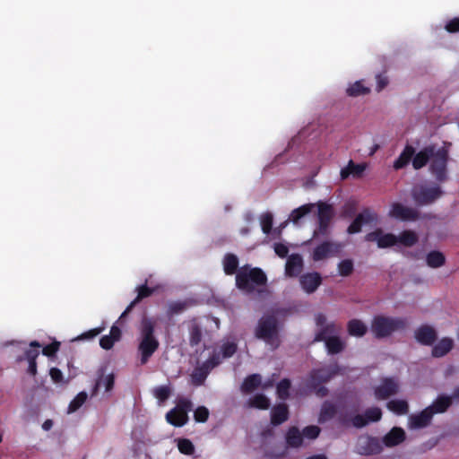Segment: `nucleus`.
Returning <instances> with one entry per match:
<instances>
[{
	"label": "nucleus",
	"mask_w": 459,
	"mask_h": 459,
	"mask_svg": "<svg viewBox=\"0 0 459 459\" xmlns=\"http://www.w3.org/2000/svg\"><path fill=\"white\" fill-rule=\"evenodd\" d=\"M156 321L152 317L143 316L139 326L140 341L138 352L141 365H145L159 349L160 342L154 334Z\"/></svg>",
	"instance_id": "f257e3e1"
},
{
	"label": "nucleus",
	"mask_w": 459,
	"mask_h": 459,
	"mask_svg": "<svg viewBox=\"0 0 459 459\" xmlns=\"http://www.w3.org/2000/svg\"><path fill=\"white\" fill-rule=\"evenodd\" d=\"M266 283L267 276L259 267L245 264L236 274V287L247 294L253 293L256 288L265 286Z\"/></svg>",
	"instance_id": "f03ea898"
},
{
	"label": "nucleus",
	"mask_w": 459,
	"mask_h": 459,
	"mask_svg": "<svg viewBox=\"0 0 459 459\" xmlns=\"http://www.w3.org/2000/svg\"><path fill=\"white\" fill-rule=\"evenodd\" d=\"M408 327V320L404 317L376 316L371 321L370 329L374 336L383 339L395 332L403 331Z\"/></svg>",
	"instance_id": "7ed1b4c3"
},
{
	"label": "nucleus",
	"mask_w": 459,
	"mask_h": 459,
	"mask_svg": "<svg viewBox=\"0 0 459 459\" xmlns=\"http://www.w3.org/2000/svg\"><path fill=\"white\" fill-rule=\"evenodd\" d=\"M448 149L445 146L437 148L436 145H434L433 154L429 160V171L439 183H444L448 179Z\"/></svg>",
	"instance_id": "20e7f679"
},
{
	"label": "nucleus",
	"mask_w": 459,
	"mask_h": 459,
	"mask_svg": "<svg viewBox=\"0 0 459 459\" xmlns=\"http://www.w3.org/2000/svg\"><path fill=\"white\" fill-rule=\"evenodd\" d=\"M193 403L187 398H178L176 406L166 414L167 421L174 427H183L189 420L188 412Z\"/></svg>",
	"instance_id": "39448f33"
},
{
	"label": "nucleus",
	"mask_w": 459,
	"mask_h": 459,
	"mask_svg": "<svg viewBox=\"0 0 459 459\" xmlns=\"http://www.w3.org/2000/svg\"><path fill=\"white\" fill-rule=\"evenodd\" d=\"M255 335L257 339L270 342L278 335V320L273 315L262 316L255 327Z\"/></svg>",
	"instance_id": "423d86ee"
},
{
	"label": "nucleus",
	"mask_w": 459,
	"mask_h": 459,
	"mask_svg": "<svg viewBox=\"0 0 459 459\" xmlns=\"http://www.w3.org/2000/svg\"><path fill=\"white\" fill-rule=\"evenodd\" d=\"M443 195L440 186H421L412 190L411 196L418 205H428L434 203Z\"/></svg>",
	"instance_id": "0eeeda50"
},
{
	"label": "nucleus",
	"mask_w": 459,
	"mask_h": 459,
	"mask_svg": "<svg viewBox=\"0 0 459 459\" xmlns=\"http://www.w3.org/2000/svg\"><path fill=\"white\" fill-rule=\"evenodd\" d=\"M383 442L375 437L361 436L358 439L357 451L362 455H378L383 451Z\"/></svg>",
	"instance_id": "6e6552de"
},
{
	"label": "nucleus",
	"mask_w": 459,
	"mask_h": 459,
	"mask_svg": "<svg viewBox=\"0 0 459 459\" xmlns=\"http://www.w3.org/2000/svg\"><path fill=\"white\" fill-rule=\"evenodd\" d=\"M389 217L403 221H414L420 219V212L400 203H394L388 213Z\"/></svg>",
	"instance_id": "1a4fd4ad"
},
{
	"label": "nucleus",
	"mask_w": 459,
	"mask_h": 459,
	"mask_svg": "<svg viewBox=\"0 0 459 459\" xmlns=\"http://www.w3.org/2000/svg\"><path fill=\"white\" fill-rule=\"evenodd\" d=\"M338 373V367H324L312 369L309 373L308 384L320 385L329 382Z\"/></svg>",
	"instance_id": "9d476101"
},
{
	"label": "nucleus",
	"mask_w": 459,
	"mask_h": 459,
	"mask_svg": "<svg viewBox=\"0 0 459 459\" xmlns=\"http://www.w3.org/2000/svg\"><path fill=\"white\" fill-rule=\"evenodd\" d=\"M342 246L339 243L332 241H324L316 246L312 253V259L316 262L324 260L329 256L337 255Z\"/></svg>",
	"instance_id": "9b49d317"
},
{
	"label": "nucleus",
	"mask_w": 459,
	"mask_h": 459,
	"mask_svg": "<svg viewBox=\"0 0 459 459\" xmlns=\"http://www.w3.org/2000/svg\"><path fill=\"white\" fill-rule=\"evenodd\" d=\"M399 385L393 377L384 378L375 389V395L378 400H385L398 393Z\"/></svg>",
	"instance_id": "f8f14e48"
},
{
	"label": "nucleus",
	"mask_w": 459,
	"mask_h": 459,
	"mask_svg": "<svg viewBox=\"0 0 459 459\" xmlns=\"http://www.w3.org/2000/svg\"><path fill=\"white\" fill-rule=\"evenodd\" d=\"M366 240L377 241L379 248H387L397 244V236L393 233H383L381 230H377L366 235Z\"/></svg>",
	"instance_id": "ddd939ff"
},
{
	"label": "nucleus",
	"mask_w": 459,
	"mask_h": 459,
	"mask_svg": "<svg viewBox=\"0 0 459 459\" xmlns=\"http://www.w3.org/2000/svg\"><path fill=\"white\" fill-rule=\"evenodd\" d=\"M416 341L425 346H431L437 339V331L429 325H422L414 332Z\"/></svg>",
	"instance_id": "4468645a"
},
{
	"label": "nucleus",
	"mask_w": 459,
	"mask_h": 459,
	"mask_svg": "<svg viewBox=\"0 0 459 459\" xmlns=\"http://www.w3.org/2000/svg\"><path fill=\"white\" fill-rule=\"evenodd\" d=\"M376 219V214L368 208L364 209L359 213L347 229L349 234H356L361 230L363 224L372 222Z\"/></svg>",
	"instance_id": "2eb2a0df"
},
{
	"label": "nucleus",
	"mask_w": 459,
	"mask_h": 459,
	"mask_svg": "<svg viewBox=\"0 0 459 459\" xmlns=\"http://www.w3.org/2000/svg\"><path fill=\"white\" fill-rule=\"evenodd\" d=\"M136 298L127 306L126 310L122 313V315L119 317L120 321L124 320L127 314L130 313L132 309L135 307V305L138 304L141 300H143L145 298L151 297L154 293L155 289L148 287L145 283L141 286H138L136 288Z\"/></svg>",
	"instance_id": "dca6fc26"
},
{
	"label": "nucleus",
	"mask_w": 459,
	"mask_h": 459,
	"mask_svg": "<svg viewBox=\"0 0 459 459\" xmlns=\"http://www.w3.org/2000/svg\"><path fill=\"white\" fill-rule=\"evenodd\" d=\"M405 437V431L402 428L394 427L384 436L382 442L386 447H393L403 443Z\"/></svg>",
	"instance_id": "f3484780"
},
{
	"label": "nucleus",
	"mask_w": 459,
	"mask_h": 459,
	"mask_svg": "<svg viewBox=\"0 0 459 459\" xmlns=\"http://www.w3.org/2000/svg\"><path fill=\"white\" fill-rule=\"evenodd\" d=\"M434 144H429L421 149L419 152L414 153L411 163L414 169L418 170L425 167L433 154Z\"/></svg>",
	"instance_id": "a211bd4d"
},
{
	"label": "nucleus",
	"mask_w": 459,
	"mask_h": 459,
	"mask_svg": "<svg viewBox=\"0 0 459 459\" xmlns=\"http://www.w3.org/2000/svg\"><path fill=\"white\" fill-rule=\"evenodd\" d=\"M433 411L427 407L418 414L410 417V425L412 429H422L429 425L433 418Z\"/></svg>",
	"instance_id": "6ab92c4d"
},
{
	"label": "nucleus",
	"mask_w": 459,
	"mask_h": 459,
	"mask_svg": "<svg viewBox=\"0 0 459 459\" xmlns=\"http://www.w3.org/2000/svg\"><path fill=\"white\" fill-rule=\"evenodd\" d=\"M340 332L341 326L336 325L334 322H330L317 330L315 334L314 342H325L327 339H330L333 335L339 334Z\"/></svg>",
	"instance_id": "aec40b11"
},
{
	"label": "nucleus",
	"mask_w": 459,
	"mask_h": 459,
	"mask_svg": "<svg viewBox=\"0 0 459 459\" xmlns=\"http://www.w3.org/2000/svg\"><path fill=\"white\" fill-rule=\"evenodd\" d=\"M300 284L307 293H313L321 284L322 277L318 273H308L300 277Z\"/></svg>",
	"instance_id": "412c9836"
},
{
	"label": "nucleus",
	"mask_w": 459,
	"mask_h": 459,
	"mask_svg": "<svg viewBox=\"0 0 459 459\" xmlns=\"http://www.w3.org/2000/svg\"><path fill=\"white\" fill-rule=\"evenodd\" d=\"M289 407L286 403H278L271 410V424L279 426L288 420L289 419Z\"/></svg>",
	"instance_id": "4be33fe9"
},
{
	"label": "nucleus",
	"mask_w": 459,
	"mask_h": 459,
	"mask_svg": "<svg viewBox=\"0 0 459 459\" xmlns=\"http://www.w3.org/2000/svg\"><path fill=\"white\" fill-rule=\"evenodd\" d=\"M303 268V259L299 254L290 255L286 262L285 273L290 277L298 276Z\"/></svg>",
	"instance_id": "5701e85b"
},
{
	"label": "nucleus",
	"mask_w": 459,
	"mask_h": 459,
	"mask_svg": "<svg viewBox=\"0 0 459 459\" xmlns=\"http://www.w3.org/2000/svg\"><path fill=\"white\" fill-rule=\"evenodd\" d=\"M317 206V221L318 222H324L331 224L332 220L334 217V209L332 204H326L323 201H319L315 204Z\"/></svg>",
	"instance_id": "b1692460"
},
{
	"label": "nucleus",
	"mask_w": 459,
	"mask_h": 459,
	"mask_svg": "<svg viewBox=\"0 0 459 459\" xmlns=\"http://www.w3.org/2000/svg\"><path fill=\"white\" fill-rule=\"evenodd\" d=\"M115 385V376L113 373H110L108 375H104L103 373L98 377L96 379L93 390H92V395L97 394L99 389L101 386H104L106 392H109L113 389Z\"/></svg>",
	"instance_id": "393cba45"
},
{
	"label": "nucleus",
	"mask_w": 459,
	"mask_h": 459,
	"mask_svg": "<svg viewBox=\"0 0 459 459\" xmlns=\"http://www.w3.org/2000/svg\"><path fill=\"white\" fill-rule=\"evenodd\" d=\"M286 444L289 447L298 448L303 444L302 432L298 427H290L286 433Z\"/></svg>",
	"instance_id": "a878e982"
},
{
	"label": "nucleus",
	"mask_w": 459,
	"mask_h": 459,
	"mask_svg": "<svg viewBox=\"0 0 459 459\" xmlns=\"http://www.w3.org/2000/svg\"><path fill=\"white\" fill-rule=\"evenodd\" d=\"M452 405V397L445 394H440L432 403L431 405L428 406L433 414L443 413Z\"/></svg>",
	"instance_id": "bb28decb"
},
{
	"label": "nucleus",
	"mask_w": 459,
	"mask_h": 459,
	"mask_svg": "<svg viewBox=\"0 0 459 459\" xmlns=\"http://www.w3.org/2000/svg\"><path fill=\"white\" fill-rule=\"evenodd\" d=\"M454 342L451 338H442L433 348L432 356L435 358H441L446 355L453 348Z\"/></svg>",
	"instance_id": "cd10ccee"
},
{
	"label": "nucleus",
	"mask_w": 459,
	"mask_h": 459,
	"mask_svg": "<svg viewBox=\"0 0 459 459\" xmlns=\"http://www.w3.org/2000/svg\"><path fill=\"white\" fill-rule=\"evenodd\" d=\"M414 153V147L411 145H406L403 151L399 155V157L394 162V168L395 169H401L406 167L409 164V162L412 160Z\"/></svg>",
	"instance_id": "c85d7f7f"
},
{
	"label": "nucleus",
	"mask_w": 459,
	"mask_h": 459,
	"mask_svg": "<svg viewBox=\"0 0 459 459\" xmlns=\"http://www.w3.org/2000/svg\"><path fill=\"white\" fill-rule=\"evenodd\" d=\"M328 354L334 355L341 353L345 349V342L341 339L339 334L332 336L325 342Z\"/></svg>",
	"instance_id": "c756f323"
},
{
	"label": "nucleus",
	"mask_w": 459,
	"mask_h": 459,
	"mask_svg": "<svg viewBox=\"0 0 459 459\" xmlns=\"http://www.w3.org/2000/svg\"><path fill=\"white\" fill-rule=\"evenodd\" d=\"M238 258L236 255L231 253H227L222 261L223 270L225 274L233 275L237 274L238 271Z\"/></svg>",
	"instance_id": "7c9ffc66"
},
{
	"label": "nucleus",
	"mask_w": 459,
	"mask_h": 459,
	"mask_svg": "<svg viewBox=\"0 0 459 459\" xmlns=\"http://www.w3.org/2000/svg\"><path fill=\"white\" fill-rule=\"evenodd\" d=\"M419 241L418 234L411 230H403L399 236H397V244H401L405 247H411L416 245Z\"/></svg>",
	"instance_id": "2f4dec72"
},
{
	"label": "nucleus",
	"mask_w": 459,
	"mask_h": 459,
	"mask_svg": "<svg viewBox=\"0 0 459 459\" xmlns=\"http://www.w3.org/2000/svg\"><path fill=\"white\" fill-rule=\"evenodd\" d=\"M347 331L351 336L362 337L368 331L367 325L359 319H351L347 324Z\"/></svg>",
	"instance_id": "473e14b6"
},
{
	"label": "nucleus",
	"mask_w": 459,
	"mask_h": 459,
	"mask_svg": "<svg viewBox=\"0 0 459 459\" xmlns=\"http://www.w3.org/2000/svg\"><path fill=\"white\" fill-rule=\"evenodd\" d=\"M262 383V377L259 374H252L247 376L242 385L241 391L245 394H250L260 386Z\"/></svg>",
	"instance_id": "72a5a7b5"
},
{
	"label": "nucleus",
	"mask_w": 459,
	"mask_h": 459,
	"mask_svg": "<svg viewBox=\"0 0 459 459\" xmlns=\"http://www.w3.org/2000/svg\"><path fill=\"white\" fill-rule=\"evenodd\" d=\"M337 413L336 406L331 402L325 401L321 407L318 421L324 423L332 420Z\"/></svg>",
	"instance_id": "f704fd0d"
},
{
	"label": "nucleus",
	"mask_w": 459,
	"mask_h": 459,
	"mask_svg": "<svg viewBox=\"0 0 459 459\" xmlns=\"http://www.w3.org/2000/svg\"><path fill=\"white\" fill-rule=\"evenodd\" d=\"M364 170L365 166L363 164H356L350 160L348 165L341 170V177L342 179L347 178L350 175L359 177Z\"/></svg>",
	"instance_id": "c9c22d12"
},
{
	"label": "nucleus",
	"mask_w": 459,
	"mask_h": 459,
	"mask_svg": "<svg viewBox=\"0 0 459 459\" xmlns=\"http://www.w3.org/2000/svg\"><path fill=\"white\" fill-rule=\"evenodd\" d=\"M426 263L431 268H438L445 264L446 257L439 251H430L426 256Z\"/></svg>",
	"instance_id": "e433bc0d"
},
{
	"label": "nucleus",
	"mask_w": 459,
	"mask_h": 459,
	"mask_svg": "<svg viewBox=\"0 0 459 459\" xmlns=\"http://www.w3.org/2000/svg\"><path fill=\"white\" fill-rule=\"evenodd\" d=\"M315 206V204H306L294 209L290 213V220L293 223H298L301 218L310 213Z\"/></svg>",
	"instance_id": "4c0bfd02"
},
{
	"label": "nucleus",
	"mask_w": 459,
	"mask_h": 459,
	"mask_svg": "<svg viewBox=\"0 0 459 459\" xmlns=\"http://www.w3.org/2000/svg\"><path fill=\"white\" fill-rule=\"evenodd\" d=\"M386 406L389 411L397 415H404L409 411V405L405 400H391Z\"/></svg>",
	"instance_id": "58836bf2"
},
{
	"label": "nucleus",
	"mask_w": 459,
	"mask_h": 459,
	"mask_svg": "<svg viewBox=\"0 0 459 459\" xmlns=\"http://www.w3.org/2000/svg\"><path fill=\"white\" fill-rule=\"evenodd\" d=\"M346 92L348 96L358 97L368 94L370 92V89L368 87H366L362 83V81H357L347 88Z\"/></svg>",
	"instance_id": "ea45409f"
},
{
	"label": "nucleus",
	"mask_w": 459,
	"mask_h": 459,
	"mask_svg": "<svg viewBox=\"0 0 459 459\" xmlns=\"http://www.w3.org/2000/svg\"><path fill=\"white\" fill-rule=\"evenodd\" d=\"M249 406L259 410H267L270 407V400L263 394L254 395L248 401Z\"/></svg>",
	"instance_id": "a19ab883"
},
{
	"label": "nucleus",
	"mask_w": 459,
	"mask_h": 459,
	"mask_svg": "<svg viewBox=\"0 0 459 459\" xmlns=\"http://www.w3.org/2000/svg\"><path fill=\"white\" fill-rule=\"evenodd\" d=\"M203 338L202 328L197 323H193L189 328V344L191 347L197 346Z\"/></svg>",
	"instance_id": "79ce46f5"
},
{
	"label": "nucleus",
	"mask_w": 459,
	"mask_h": 459,
	"mask_svg": "<svg viewBox=\"0 0 459 459\" xmlns=\"http://www.w3.org/2000/svg\"><path fill=\"white\" fill-rule=\"evenodd\" d=\"M291 382L289 378L281 379L276 385V394L281 400H287L290 397Z\"/></svg>",
	"instance_id": "37998d69"
},
{
	"label": "nucleus",
	"mask_w": 459,
	"mask_h": 459,
	"mask_svg": "<svg viewBox=\"0 0 459 459\" xmlns=\"http://www.w3.org/2000/svg\"><path fill=\"white\" fill-rule=\"evenodd\" d=\"M210 371L203 364L200 365L194 370L192 374L193 383L195 385H203Z\"/></svg>",
	"instance_id": "c03bdc74"
},
{
	"label": "nucleus",
	"mask_w": 459,
	"mask_h": 459,
	"mask_svg": "<svg viewBox=\"0 0 459 459\" xmlns=\"http://www.w3.org/2000/svg\"><path fill=\"white\" fill-rule=\"evenodd\" d=\"M30 349H28L25 351L24 356L23 357H20L18 359V360L21 361L22 359H27L28 361H32V360H36L37 359V358L39 355V351L38 348L41 347L40 343L38 341H32L30 343Z\"/></svg>",
	"instance_id": "a18cd8bd"
},
{
	"label": "nucleus",
	"mask_w": 459,
	"mask_h": 459,
	"mask_svg": "<svg viewBox=\"0 0 459 459\" xmlns=\"http://www.w3.org/2000/svg\"><path fill=\"white\" fill-rule=\"evenodd\" d=\"M88 398V394L86 392H80L69 403L68 406V413H73L80 409Z\"/></svg>",
	"instance_id": "49530a36"
},
{
	"label": "nucleus",
	"mask_w": 459,
	"mask_h": 459,
	"mask_svg": "<svg viewBox=\"0 0 459 459\" xmlns=\"http://www.w3.org/2000/svg\"><path fill=\"white\" fill-rule=\"evenodd\" d=\"M238 350V344L236 342H225L221 344L220 348V353L222 359L231 358Z\"/></svg>",
	"instance_id": "de8ad7c7"
},
{
	"label": "nucleus",
	"mask_w": 459,
	"mask_h": 459,
	"mask_svg": "<svg viewBox=\"0 0 459 459\" xmlns=\"http://www.w3.org/2000/svg\"><path fill=\"white\" fill-rule=\"evenodd\" d=\"M187 307L186 301H174L169 304L167 315L169 316H173L175 315H178L185 311Z\"/></svg>",
	"instance_id": "09e8293b"
},
{
	"label": "nucleus",
	"mask_w": 459,
	"mask_h": 459,
	"mask_svg": "<svg viewBox=\"0 0 459 459\" xmlns=\"http://www.w3.org/2000/svg\"><path fill=\"white\" fill-rule=\"evenodd\" d=\"M222 357L221 353L214 351L212 355L202 364L211 372L214 368L221 363Z\"/></svg>",
	"instance_id": "8fccbe9b"
},
{
	"label": "nucleus",
	"mask_w": 459,
	"mask_h": 459,
	"mask_svg": "<svg viewBox=\"0 0 459 459\" xmlns=\"http://www.w3.org/2000/svg\"><path fill=\"white\" fill-rule=\"evenodd\" d=\"M171 392L169 385H160L154 389L153 394L160 403H164L169 398Z\"/></svg>",
	"instance_id": "3c124183"
},
{
	"label": "nucleus",
	"mask_w": 459,
	"mask_h": 459,
	"mask_svg": "<svg viewBox=\"0 0 459 459\" xmlns=\"http://www.w3.org/2000/svg\"><path fill=\"white\" fill-rule=\"evenodd\" d=\"M354 270L353 262L351 259H344L338 264L339 274L343 277L350 276Z\"/></svg>",
	"instance_id": "603ef678"
},
{
	"label": "nucleus",
	"mask_w": 459,
	"mask_h": 459,
	"mask_svg": "<svg viewBox=\"0 0 459 459\" xmlns=\"http://www.w3.org/2000/svg\"><path fill=\"white\" fill-rule=\"evenodd\" d=\"M178 448L181 454L191 455L195 452L193 443L187 438H180L178 441Z\"/></svg>",
	"instance_id": "864d4df0"
},
{
	"label": "nucleus",
	"mask_w": 459,
	"mask_h": 459,
	"mask_svg": "<svg viewBox=\"0 0 459 459\" xmlns=\"http://www.w3.org/2000/svg\"><path fill=\"white\" fill-rule=\"evenodd\" d=\"M364 416L368 420V423L377 422L382 418V411L378 407H372L366 410Z\"/></svg>",
	"instance_id": "5fc2aeb1"
},
{
	"label": "nucleus",
	"mask_w": 459,
	"mask_h": 459,
	"mask_svg": "<svg viewBox=\"0 0 459 459\" xmlns=\"http://www.w3.org/2000/svg\"><path fill=\"white\" fill-rule=\"evenodd\" d=\"M209 418V411L204 406H199L194 412V419L196 422H205Z\"/></svg>",
	"instance_id": "6e6d98bb"
},
{
	"label": "nucleus",
	"mask_w": 459,
	"mask_h": 459,
	"mask_svg": "<svg viewBox=\"0 0 459 459\" xmlns=\"http://www.w3.org/2000/svg\"><path fill=\"white\" fill-rule=\"evenodd\" d=\"M273 218L271 213H265L261 218L262 230L265 234H269L273 228Z\"/></svg>",
	"instance_id": "4d7b16f0"
},
{
	"label": "nucleus",
	"mask_w": 459,
	"mask_h": 459,
	"mask_svg": "<svg viewBox=\"0 0 459 459\" xmlns=\"http://www.w3.org/2000/svg\"><path fill=\"white\" fill-rule=\"evenodd\" d=\"M320 431L321 429L317 426H307L302 430V436L309 439H315L319 436Z\"/></svg>",
	"instance_id": "13d9d810"
},
{
	"label": "nucleus",
	"mask_w": 459,
	"mask_h": 459,
	"mask_svg": "<svg viewBox=\"0 0 459 459\" xmlns=\"http://www.w3.org/2000/svg\"><path fill=\"white\" fill-rule=\"evenodd\" d=\"M330 225L328 223L318 222L317 228L314 230L313 238H317L319 236L326 237L330 232Z\"/></svg>",
	"instance_id": "bf43d9fd"
},
{
	"label": "nucleus",
	"mask_w": 459,
	"mask_h": 459,
	"mask_svg": "<svg viewBox=\"0 0 459 459\" xmlns=\"http://www.w3.org/2000/svg\"><path fill=\"white\" fill-rule=\"evenodd\" d=\"M59 347L60 342H53L52 343H49L43 348L42 353L47 357H52L57 352Z\"/></svg>",
	"instance_id": "052dcab7"
},
{
	"label": "nucleus",
	"mask_w": 459,
	"mask_h": 459,
	"mask_svg": "<svg viewBox=\"0 0 459 459\" xmlns=\"http://www.w3.org/2000/svg\"><path fill=\"white\" fill-rule=\"evenodd\" d=\"M376 81H377L376 91L377 92H379L382 90H384L388 85V83H389L388 77L385 74H377Z\"/></svg>",
	"instance_id": "680f3d73"
},
{
	"label": "nucleus",
	"mask_w": 459,
	"mask_h": 459,
	"mask_svg": "<svg viewBox=\"0 0 459 459\" xmlns=\"http://www.w3.org/2000/svg\"><path fill=\"white\" fill-rule=\"evenodd\" d=\"M445 29L449 33L459 32V17H455V18L449 20L446 23Z\"/></svg>",
	"instance_id": "e2e57ef3"
},
{
	"label": "nucleus",
	"mask_w": 459,
	"mask_h": 459,
	"mask_svg": "<svg viewBox=\"0 0 459 459\" xmlns=\"http://www.w3.org/2000/svg\"><path fill=\"white\" fill-rule=\"evenodd\" d=\"M351 422L355 428L360 429L368 424V420L365 418L364 414H357L351 419Z\"/></svg>",
	"instance_id": "0e129e2a"
},
{
	"label": "nucleus",
	"mask_w": 459,
	"mask_h": 459,
	"mask_svg": "<svg viewBox=\"0 0 459 459\" xmlns=\"http://www.w3.org/2000/svg\"><path fill=\"white\" fill-rule=\"evenodd\" d=\"M274 252L281 258H284L288 255L289 247L282 243H276L274 245Z\"/></svg>",
	"instance_id": "69168bd1"
},
{
	"label": "nucleus",
	"mask_w": 459,
	"mask_h": 459,
	"mask_svg": "<svg viewBox=\"0 0 459 459\" xmlns=\"http://www.w3.org/2000/svg\"><path fill=\"white\" fill-rule=\"evenodd\" d=\"M49 375L53 382L61 383L63 382L64 376L62 371L57 368H51L49 370Z\"/></svg>",
	"instance_id": "338daca9"
},
{
	"label": "nucleus",
	"mask_w": 459,
	"mask_h": 459,
	"mask_svg": "<svg viewBox=\"0 0 459 459\" xmlns=\"http://www.w3.org/2000/svg\"><path fill=\"white\" fill-rule=\"evenodd\" d=\"M114 343L115 341L109 335H104L100 340V345L104 350H110Z\"/></svg>",
	"instance_id": "774afa93"
}]
</instances>
